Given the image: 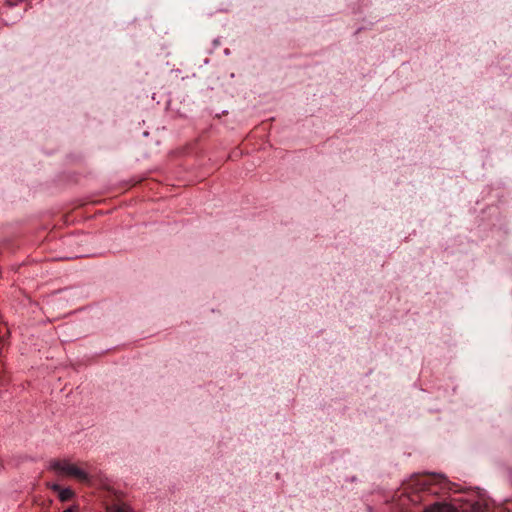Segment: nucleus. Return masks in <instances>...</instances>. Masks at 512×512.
<instances>
[{
	"instance_id": "1",
	"label": "nucleus",
	"mask_w": 512,
	"mask_h": 512,
	"mask_svg": "<svg viewBox=\"0 0 512 512\" xmlns=\"http://www.w3.org/2000/svg\"><path fill=\"white\" fill-rule=\"evenodd\" d=\"M454 486L443 475L416 474L402 484L393 497L394 512H486L488 504L478 496L454 499L457 505L441 498Z\"/></svg>"
},
{
	"instance_id": "2",
	"label": "nucleus",
	"mask_w": 512,
	"mask_h": 512,
	"mask_svg": "<svg viewBox=\"0 0 512 512\" xmlns=\"http://www.w3.org/2000/svg\"><path fill=\"white\" fill-rule=\"evenodd\" d=\"M49 468L59 475L75 478L82 483L89 481L88 474L84 470L66 460H53Z\"/></svg>"
},
{
	"instance_id": "3",
	"label": "nucleus",
	"mask_w": 512,
	"mask_h": 512,
	"mask_svg": "<svg viewBox=\"0 0 512 512\" xmlns=\"http://www.w3.org/2000/svg\"><path fill=\"white\" fill-rule=\"evenodd\" d=\"M47 487L50 488L53 492L57 493L60 501L62 502L71 500L75 495L71 488H62L59 484L56 483H47Z\"/></svg>"
},
{
	"instance_id": "4",
	"label": "nucleus",
	"mask_w": 512,
	"mask_h": 512,
	"mask_svg": "<svg viewBox=\"0 0 512 512\" xmlns=\"http://www.w3.org/2000/svg\"><path fill=\"white\" fill-rule=\"evenodd\" d=\"M106 512H134L130 506L118 499H113L106 505Z\"/></svg>"
},
{
	"instance_id": "5",
	"label": "nucleus",
	"mask_w": 512,
	"mask_h": 512,
	"mask_svg": "<svg viewBox=\"0 0 512 512\" xmlns=\"http://www.w3.org/2000/svg\"><path fill=\"white\" fill-rule=\"evenodd\" d=\"M63 512H79V506L73 505V506L67 508L66 510H64Z\"/></svg>"
}]
</instances>
